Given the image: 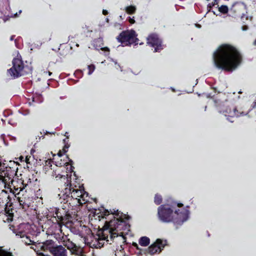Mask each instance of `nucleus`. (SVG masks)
Instances as JSON below:
<instances>
[{"label": "nucleus", "mask_w": 256, "mask_h": 256, "mask_svg": "<svg viewBox=\"0 0 256 256\" xmlns=\"http://www.w3.org/2000/svg\"><path fill=\"white\" fill-rule=\"evenodd\" d=\"M98 218L99 220H106L102 230L99 232V240H105L110 244L115 238L123 235L121 231L129 230L130 225L118 216V210H108L102 207L98 210Z\"/></svg>", "instance_id": "f257e3e1"}, {"label": "nucleus", "mask_w": 256, "mask_h": 256, "mask_svg": "<svg viewBox=\"0 0 256 256\" xmlns=\"http://www.w3.org/2000/svg\"><path fill=\"white\" fill-rule=\"evenodd\" d=\"M215 66L225 71L232 72L240 65L242 57L239 52L228 44H222L213 54Z\"/></svg>", "instance_id": "f03ea898"}, {"label": "nucleus", "mask_w": 256, "mask_h": 256, "mask_svg": "<svg viewBox=\"0 0 256 256\" xmlns=\"http://www.w3.org/2000/svg\"><path fill=\"white\" fill-rule=\"evenodd\" d=\"M183 204L176 202H169L166 204L160 205L158 208V218L160 221L164 223H170L181 226L188 220L189 211L182 208L175 210L176 207L182 208Z\"/></svg>", "instance_id": "7ed1b4c3"}, {"label": "nucleus", "mask_w": 256, "mask_h": 256, "mask_svg": "<svg viewBox=\"0 0 256 256\" xmlns=\"http://www.w3.org/2000/svg\"><path fill=\"white\" fill-rule=\"evenodd\" d=\"M60 199L63 202L73 208L76 206H82L88 202V193L84 188L78 189L74 188H65L60 192Z\"/></svg>", "instance_id": "20e7f679"}, {"label": "nucleus", "mask_w": 256, "mask_h": 256, "mask_svg": "<svg viewBox=\"0 0 256 256\" xmlns=\"http://www.w3.org/2000/svg\"><path fill=\"white\" fill-rule=\"evenodd\" d=\"M32 68L30 66H24L22 60L18 58H15L12 60V66L8 70V74L14 78L27 74H30Z\"/></svg>", "instance_id": "39448f33"}, {"label": "nucleus", "mask_w": 256, "mask_h": 256, "mask_svg": "<svg viewBox=\"0 0 256 256\" xmlns=\"http://www.w3.org/2000/svg\"><path fill=\"white\" fill-rule=\"evenodd\" d=\"M41 250L48 251L51 256H67L66 250L61 245H57L52 240H46L42 243Z\"/></svg>", "instance_id": "423d86ee"}, {"label": "nucleus", "mask_w": 256, "mask_h": 256, "mask_svg": "<svg viewBox=\"0 0 256 256\" xmlns=\"http://www.w3.org/2000/svg\"><path fill=\"white\" fill-rule=\"evenodd\" d=\"M214 101L215 106L220 107V112L226 116L238 117L246 114L244 112L237 110L236 108H230L227 104L226 102H219L218 99H214Z\"/></svg>", "instance_id": "0eeeda50"}, {"label": "nucleus", "mask_w": 256, "mask_h": 256, "mask_svg": "<svg viewBox=\"0 0 256 256\" xmlns=\"http://www.w3.org/2000/svg\"><path fill=\"white\" fill-rule=\"evenodd\" d=\"M11 166H2L0 170V181L2 183L6 184L7 180H10L13 179V177L16 175L18 170L16 164L14 162L10 164Z\"/></svg>", "instance_id": "6e6552de"}, {"label": "nucleus", "mask_w": 256, "mask_h": 256, "mask_svg": "<svg viewBox=\"0 0 256 256\" xmlns=\"http://www.w3.org/2000/svg\"><path fill=\"white\" fill-rule=\"evenodd\" d=\"M136 32L134 30L124 31L118 36V41L122 43V46L130 45L133 44H138V38Z\"/></svg>", "instance_id": "1a4fd4ad"}, {"label": "nucleus", "mask_w": 256, "mask_h": 256, "mask_svg": "<svg viewBox=\"0 0 256 256\" xmlns=\"http://www.w3.org/2000/svg\"><path fill=\"white\" fill-rule=\"evenodd\" d=\"M246 5L241 2H234L230 9V16H241V20L244 23H245L244 20L251 21L252 18H250L246 16L244 12L246 11Z\"/></svg>", "instance_id": "9d476101"}, {"label": "nucleus", "mask_w": 256, "mask_h": 256, "mask_svg": "<svg viewBox=\"0 0 256 256\" xmlns=\"http://www.w3.org/2000/svg\"><path fill=\"white\" fill-rule=\"evenodd\" d=\"M2 184L5 185V188L6 186L8 185V188H10L11 190H14V193L16 195L19 194L20 192L22 191L26 188H30V186H28V184H26L24 180L22 179L14 180L13 178H12L10 180H8V182L6 184L3 182H2Z\"/></svg>", "instance_id": "9b49d317"}, {"label": "nucleus", "mask_w": 256, "mask_h": 256, "mask_svg": "<svg viewBox=\"0 0 256 256\" xmlns=\"http://www.w3.org/2000/svg\"><path fill=\"white\" fill-rule=\"evenodd\" d=\"M166 245V240L158 238L155 242L148 246L146 249L143 250L142 254H150V255H152L157 252H160Z\"/></svg>", "instance_id": "f8f14e48"}, {"label": "nucleus", "mask_w": 256, "mask_h": 256, "mask_svg": "<svg viewBox=\"0 0 256 256\" xmlns=\"http://www.w3.org/2000/svg\"><path fill=\"white\" fill-rule=\"evenodd\" d=\"M147 44L154 48V52H159L164 48L162 40L156 34H151L147 38Z\"/></svg>", "instance_id": "ddd939ff"}, {"label": "nucleus", "mask_w": 256, "mask_h": 256, "mask_svg": "<svg viewBox=\"0 0 256 256\" xmlns=\"http://www.w3.org/2000/svg\"><path fill=\"white\" fill-rule=\"evenodd\" d=\"M24 226V224H20V225L18 228H14L12 230H14V232L16 234V236H19L20 238H22V242H23L26 245L32 244H34V241L30 238V236H28V234L25 230H22V228Z\"/></svg>", "instance_id": "4468645a"}, {"label": "nucleus", "mask_w": 256, "mask_h": 256, "mask_svg": "<svg viewBox=\"0 0 256 256\" xmlns=\"http://www.w3.org/2000/svg\"><path fill=\"white\" fill-rule=\"evenodd\" d=\"M53 224L58 226V228H60L62 226L66 225L68 226L72 224L73 216L72 214L66 215L62 218H56V219H50Z\"/></svg>", "instance_id": "2eb2a0df"}, {"label": "nucleus", "mask_w": 256, "mask_h": 256, "mask_svg": "<svg viewBox=\"0 0 256 256\" xmlns=\"http://www.w3.org/2000/svg\"><path fill=\"white\" fill-rule=\"evenodd\" d=\"M63 242H64V246H66L68 250L72 252V254L78 256H82V250L76 245L72 241L66 239V240H63Z\"/></svg>", "instance_id": "dca6fc26"}, {"label": "nucleus", "mask_w": 256, "mask_h": 256, "mask_svg": "<svg viewBox=\"0 0 256 256\" xmlns=\"http://www.w3.org/2000/svg\"><path fill=\"white\" fill-rule=\"evenodd\" d=\"M54 180L56 182L57 185L60 187L62 189L69 187L70 188H73L70 184V178L67 176H58Z\"/></svg>", "instance_id": "f3484780"}, {"label": "nucleus", "mask_w": 256, "mask_h": 256, "mask_svg": "<svg viewBox=\"0 0 256 256\" xmlns=\"http://www.w3.org/2000/svg\"><path fill=\"white\" fill-rule=\"evenodd\" d=\"M54 216L53 217L51 218V220H54L55 218H61L64 216L66 215H70V214L66 211L64 210V209H62V210H60L58 208L54 209Z\"/></svg>", "instance_id": "a211bd4d"}, {"label": "nucleus", "mask_w": 256, "mask_h": 256, "mask_svg": "<svg viewBox=\"0 0 256 256\" xmlns=\"http://www.w3.org/2000/svg\"><path fill=\"white\" fill-rule=\"evenodd\" d=\"M67 139H68V137H66V139L63 140V142H64V144H65V145H64V146H63L62 150H60V151L58 152V154H57V155H58L59 157L62 156L66 152L67 150L69 148L70 144H68V140Z\"/></svg>", "instance_id": "6ab92c4d"}, {"label": "nucleus", "mask_w": 256, "mask_h": 256, "mask_svg": "<svg viewBox=\"0 0 256 256\" xmlns=\"http://www.w3.org/2000/svg\"><path fill=\"white\" fill-rule=\"evenodd\" d=\"M13 220V213L12 209L11 210H6L5 218H4V222H10Z\"/></svg>", "instance_id": "aec40b11"}, {"label": "nucleus", "mask_w": 256, "mask_h": 256, "mask_svg": "<svg viewBox=\"0 0 256 256\" xmlns=\"http://www.w3.org/2000/svg\"><path fill=\"white\" fill-rule=\"evenodd\" d=\"M139 244L142 246H147L150 244V238L146 236L139 239Z\"/></svg>", "instance_id": "412c9836"}, {"label": "nucleus", "mask_w": 256, "mask_h": 256, "mask_svg": "<svg viewBox=\"0 0 256 256\" xmlns=\"http://www.w3.org/2000/svg\"><path fill=\"white\" fill-rule=\"evenodd\" d=\"M136 10V7L134 6H128L125 8L126 12L128 14H133L135 13Z\"/></svg>", "instance_id": "4be33fe9"}, {"label": "nucleus", "mask_w": 256, "mask_h": 256, "mask_svg": "<svg viewBox=\"0 0 256 256\" xmlns=\"http://www.w3.org/2000/svg\"><path fill=\"white\" fill-rule=\"evenodd\" d=\"M162 196L159 194H155V196H154V204L160 205L162 203Z\"/></svg>", "instance_id": "5701e85b"}, {"label": "nucleus", "mask_w": 256, "mask_h": 256, "mask_svg": "<svg viewBox=\"0 0 256 256\" xmlns=\"http://www.w3.org/2000/svg\"><path fill=\"white\" fill-rule=\"evenodd\" d=\"M218 10L220 12L224 14H227L228 11L230 12L228 7L225 5H222L218 7Z\"/></svg>", "instance_id": "b1692460"}, {"label": "nucleus", "mask_w": 256, "mask_h": 256, "mask_svg": "<svg viewBox=\"0 0 256 256\" xmlns=\"http://www.w3.org/2000/svg\"><path fill=\"white\" fill-rule=\"evenodd\" d=\"M52 167V161L50 160L46 161V164L44 166V170L45 172H48V169Z\"/></svg>", "instance_id": "393cba45"}, {"label": "nucleus", "mask_w": 256, "mask_h": 256, "mask_svg": "<svg viewBox=\"0 0 256 256\" xmlns=\"http://www.w3.org/2000/svg\"><path fill=\"white\" fill-rule=\"evenodd\" d=\"M58 172V169L53 170V172H52V174H51V176H52V177H53V178H56L58 176H68V175H67V174L61 175Z\"/></svg>", "instance_id": "a878e982"}, {"label": "nucleus", "mask_w": 256, "mask_h": 256, "mask_svg": "<svg viewBox=\"0 0 256 256\" xmlns=\"http://www.w3.org/2000/svg\"><path fill=\"white\" fill-rule=\"evenodd\" d=\"M88 75H91L92 74V72H94V70H95V68H96L94 64L88 65Z\"/></svg>", "instance_id": "bb28decb"}, {"label": "nucleus", "mask_w": 256, "mask_h": 256, "mask_svg": "<svg viewBox=\"0 0 256 256\" xmlns=\"http://www.w3.org/2000/svg\"><path fill=\"white\" fill-rule=\"evenodd\" d=\"M133 246L134 247V248H136V250L139 251V254L142 255V251L144 250L140 248L136 242H133Z\"/></svg>", "instance_id": "cd10ccee"}, {"label": "nucleus", "mask_w": 256, "mask_h": 256, "mask_svg": "<svg viewBox=\"0 0 256 256\" xmlns=\"http://www.w3.org/2000/svg\"><path fill=\"white\" fill-rule=\"evenodd\" d=\"M0 256H12V255L10 252H4L0 254Z\"/></svg>", "instance_id": "c85d7f7f"}, {"label": "nucleus", "mask_w": 256, "mask_h": 256, "mask_svg": "<svg viewBox=\"0 0 256 256\" xmlns=\"http://www.w3.org/2000/svg\"><path fill=\"white\" fill-rule=\"evenodd\" d=\"M128 21L130 24H134L135 22V20H134V17L131 18L128 17Z\"/></svg>", "instance_id": "c756f323"}, {"label": "nucleus", "mask_w": 256, "mask_h": 256, "mask_svg": "<svg viewBox=\"0 0 256 256\" xmlns=\"http://www.w3.org/2000/svg\"><path fill=\"white\" fill-rule=\"evenodd\" d=\"M31 158V157L30 156H26V162L27 164H30V160Z\"/></svg>", "instance_id": "7c9ffc66"}, {"label": "nucleus", "mask_w": 256, "mask_h": 256, "mask_svg": "<svg viewBox=\"0 0 256 256\" xmlns=\"http://www.w3.org/2000/svg\"><path fill=\"white\" fill-rule=\"evenodd\" d=\"M255 106H256V100H254L253 102H252V104H251V108L250 110L254 108Z\"/></svg>", "instance_id": "2f4dec72"}, {"label": "nucleus", "mask_w": 256, "mask_h": 256, "mask_svg": "<svg viewBox=\"0 0 256 256\" xmlns=\"http://www.w3.org/2000/svg\"><path fill=\"white\" fill-rule=\"evenodd\" d=\"M24 182H26V184H29V186H30L31 185V180H30V178H26L25 180H24Z\"/></svg>", "instance_id": "473e14b6"}, {"label": "nucleus", "mask_w": 256, "mask_h": 256, "mask_svg": "<svg viewBox=\"0 0 256 256\" xmlns=\"http://www.w3.org/2000/svg\"><path fill=\"white\" fill-rule=\"evenodd\" d=\"M102 50H104V51H106L107 52H110V49L109 48H108V47H104V48H100Z\"/></svg>", "instance_id": "72a5a7b5"}, {"label": "nucleus", "mask_w": 256, "mask_h": 256, "mask_svg": "<svg viewBox=\"0 0 256 256\" xmlns=\"http://www.w3.org/2000/svg\"><path fill=\"white\" fill-rule=\"evenodd\" d=\"M242 28V30H246L248 29V26H244Z\"/></svg>", "instance_id": "f704fd0d"}, {"label": "nucleus", "mask_w": 256, "mask_h": 256, "mask_svg": "<svg viewBox=\"0 0 256 256\" xmlns=\"http://www.w3.org/2000/svg\"><path fill=\"white\" fill-rule=\"evenodd\" d=\"M82 72L80 70H77L75 72L74 74H81Z\"/></svg>", "instance_id": "c9c22d12"}, {"label": "nucleus", "mask_w": 256, "mask_h": 256, "mask_svg": "<svg viewBox=\"0 0 256 256\" xmlns=\"http://www.w3.org/2000/svg\"><path fill=\"white\" fill-rule=\"evenodd\" d=\"M102 14L104 15H106V14H108V12L106 10H104L103 11H102Z\"/></svg>", "instance_id": "e433bc0d"}, {"label": "nucleus", "mask_w": 256, "mask_h": 256, "mask_svg": "<svg viewBox=\"0 0 256 256\" xmlns=\"http://www.w3.org/2000/svg\"><path fill=\"white\" fill-rule=\"evenodd\" d=\"M110 60L114 63L115 64L117 65L118 64L117 62L112 58H110Z\"/></svg>", "instance_id": "4c0bfd02"}, {"label": "nucleus", "mask_w": 256, "mask_h": 256, "mask_svg": "<svg viewBox=\"0 0 256 256\" xmlns=\"http://www.w3.org/2000/svg\"><path fill=\"white\" fill-rule=\"evenodd\" d=\"M117 66H118V68H116V69H118V68H120V71L122 72V68L120 66L119 64H118Z\"/></svg>", "instance_id": "58836bf2"}, {"label": "nucleus", "mask_w": 256, "mask_h": 256, "mask_svg": "<svg viewBox=\"0 0 256 256\" xmlns=\"http://www.w3.org/2000/svg\"><path fill=\"white\" fill-rule=\"evenodd\" d=\"M117 66H118V68H116V69H118V68H120V71L122 72V68L120 66L119 64H118Z\"/></svg>", "instance_id": "ea45409f"}, {"label": "nucleus", "mask_w": 256, "mask_h": 256, "mask_svg": "<svg viewBox=\"0 0 256 256\" xmlns=\"http://www.w3.org/2000/svg\"><path fill=\"white\" fill-rule=\"evenodd\" d=\"M102 42V40L101 38H98L97 40H96V41H94V42Z\"/></svg>", "instance_id": "a19ab883"}, {"label": "nucleus", "mask_w": 256, "mask_h": 256, "mask_svg": "<svg viewBox=\"0 0 256 256\" xmlns=\"http://www.w3.org/2000/svg\"><path fill=\"white\" fill-rule=\"evenodd\" d=\"M30 113V110H26V112L24 114H28Z\"/></svg>", "instance_id": "79ce46f5"}, {"label": "nucleus", "mask_w": 256, "mask_h": 256, "mask_svg": "<svg viewBox=\"0 0 256 256\" xmlns=\"http://www.w3.org/2000/svg\"><path fill=\"white\" fill-rule=\"evenodd\" d=\"M14 36H11V37H10V40H14Z\"/></svg>", "instance_id": "37998d69"}, {"label": "nucleus", "mask_w": 256, "mask_h": 256, "mask_svg": "<svg viewBox=\"0 0 256 256\" xmlns=\"http://www.w3.org/2000/svg\"><path fill=\"white\" fill-rule=\"evenodd\" d=\"M196 27H198V28H201V26L200 24H196Z\"/></svg>", "instance_id": "c03bdc74"}, {"label": "nucleus", "mask_w": 256, "mask_h": 256, "mask_svg": "<svg viewBox=\"0 0 256 256\" xmlns=\"http://www.w3.org/2000/svg\"><path fill=\"white\" fill-rule=\"evenodd\" d=\"M67 162H62V163H60V165H65L66 164Z\"/></svg>", "instance_id": "a18cd8bd"}, {"label": "nucleus", "mask_w": 256, "mask_h": 256, "mask_svg": "<svg viewBox=\"0 0 256 256\" xmlns=\"http://www.w3.org/2000/svg\"><path fill=\"white\" fill-rule=\"evenodd\" d=\"M254 44L256 46V40H254Z\"/></svg>", "instance_id": "49530a36"}, {"label": "nucleus", "mask_w": 256, "mask_h": 256, "mask_svg": "<svg viewBox=\"0 0 256 256\" xmlns=\"http://www.w3.org/2000/svg\"><path fill=\"white\" fill-rule=\"evenodd\" d=\"M106 21L107 22H108V21H109V20H108V18H106Z\"/></svg>", "instance_id": "de8ad7c7"}, {"label": "nucleus", "mask_w": 256, "mask_h": 256, "mask_svg": "<svg viewBox=\"0 0 256 256\" xmlns=\"http://www.w3.org/2000/svg\"><path fill=\"white\" fill-rule=\"evenodd\" d=\"M21 12H22V10H20L18 12V14H21Z\"/></svg>", "instance_id": "09e8293b"}, {"label": "nucleus", "mask_w": 256, "mask_h": 256, "mask_svg": "<svg viewBox=\"0 0 256 256\" xmlns=\"http://www.w3.org/2000/svg\"><path fill=\"white\" fill-rule=\"evenodd\" d=\"M52 74V73L51 72H48V75L49 76H50Z\"/></svg>", "instance_id": "8fccbe9b"}, {"label": "nucleus", "mask_w": 256, "mask_h": 256, "mask_svg": "<svg viewBox=\"0 0 256 256\" xmlns=\"http://www.w3.org/2000/svg\"><path fill=\"white\" fill-rule=\"evenodd\" d=\"M34 97H32V102H34Z\"/></svg>", "instance_id": "3c124183"}, {"label": "nucleus", "mask_w": 256, "mask_h": 256, "mask_svg": "<svg viewBox=\"0 0 256 256\" xmlns=\"http://www.w3.org/2000/svg\"><path fill=\"white\" fill-rule=\"evenodd\" d=\"M21 202H22V200H20V204H22V203H21Z\"/></svg>", "instance_id": "603ef678"}, {"label": "nucleus", "mask_w": 256, "mask_h": 256, "mask_svg": "<svg viewBox=\"0 0 256 256\" xmlns=\"http://www.w3.org/2000/svg\"><path fill=\"white\" fill-rule=\"evenodd\" d=\"M51 134V133H50V132H45V134Z\"/></svg>", "instance_id": "864d4df0"}, {"label": "nucleus", "mask_w": 256, "mask_h": 256, "mask_svg": "<svg viewBox=\"0 0 256 256\" xmlns=\"http://www.w3.org/2000/svg\"><path fill=\"white\" fill-rule=\"evenodd\" d=\"M238 94H242V92H241V91H240V92H238Z\"/></svg>", "instance_id": "5fc2aeb1"}, {"label": "nucleus", "mask_w": 256, "mask_h": 256, "mask_svg": "<svg viewBox=\"0 0 256 256\" xmlns=\"http://www.w3.org/2000/svg\"><path fill=\"white\" fill-rule=\"evenodd\" d=\"M70 163H71V164L72 163V160H70Z\"/></svg>", "instance_id": "6e6d98bb"}, {"label": "nucleus", "mask_w": 256, "mask_h": 256, "mask_svg": "<svg viewBox=\"0 0 256 256\" xmlns=\"http://www.w3.org/2000/svg\"><path fill=\"white\" fill-rule=\"evenodd\" d=\"M217 0H214V2H217Z\"/></svg>", "instance_id": "4d7b16f0"}, {"label": "nucleus", "mask_w": 256, "mask_h": 256, "mask_svg": "<svg viewBox=\"0 0 256 256\" xmlns=\"http://www.w3.org/2000/svg\"><path fill=\"white\" fill-rule=\"evenodd\" d=\"M76 46H79L78 44H76Z\"/></svg>", "instance_id": "13d9d810"}, {"label": "nucleus", "mask_w": 256, "mask_h": 256, "mask_svg": "<svg viewBox=\"0 0 256 256\" xmlns=\"http://www.w3.org/2000/svg\"><path fill=\"white\" fill-rule=\"evenodd\" d=\"M18 15V14L17 13L15 14L16 16H17Z\"/></svg>", "instance_id": "bf43d9fd"}, {"label": "nucleus", "mask_w": 256, "mask_h": 256, "mask_svg": "<svg viewBox=\"0 0 256 256\" xmlns=\"http://www.w3.org/2000/svg\"><path fill=\"white\" fill-rule=\"evenodd\" d=\"M210 98H216V97H210Z\"/></svg>", "instance_id": "052dcab7"}]
</instances>
